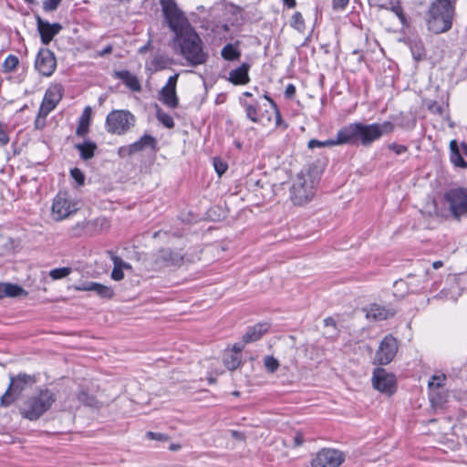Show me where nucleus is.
Listing matches in <instances>:
<instances>
[{"mask_svg": "<svg viewBox=\"0 0 467 467\" xmlns=\"http://www.w3.org/2000/svg\"><path fill=\"white\" fill-rule=\"evenodd\" d=\"M394 124L390 121L383 123H351L339 130V142L344 144H356L360 142L363 146H369L385 134L391 133Z\"/></svg>", "mask_w": 467, "mask_h": 467, "instance_id": "obj_1", "label": "nucleus"}, {"mask_svg": "<svg viewBox=\"0 0 467 467\" xmlns=\"http://www.w3.org/2000/svg\"><path fill=\"white\" fill-rule=\"evenodd\" d=\"M174 34V40L180 47V53L188 65L197 67L207 62L209 54L204 50L202 40L192 26Z\"/></svg>", "mask_w": 467, "mask_h": 467, "instance_id": "obj_2", "label": "nucleus"}, {"mask_svg": "<svg viewBox=\"0 0 467 467\" xmlns=\"http://www.w3.org/2000/svg\"><path fill=\"white\" fill-rule=\"evenodd\" d=\"M456 0H434L429 8L428 29L434 34L448 32L452 26Z\"/></svg>", "mask_w": 467, "mask_h": 467, "instance_id": "obj_3", "label": "nucleus"}, {"mask_svg": "<svg viewBox=\"0 0 467 467\" xmlns=\"http://www.w3.org/2000/svg\"><path fill=\"white\" fill-rule=\"evenodd\" d=\"M55 401L56 396L50 389H41L37 394L27 398L19 410L23 418L36 420L52 407Z\"/></svg>", "mask_w": 467, "mask_h": 467, "instance_id": "obj_4", "label": "nucleus"}, {"mask_svg": "<svg viewBox=\"0 0 467 467\" xmlns=\"http://www.w3.org/2000/svg\"><path fill=\"white\" fill-rule=\"evenodd\" d=\"M317 180L308 171H300L293 181L290 190V198L295 205H303L308 202L315 194Z\"/></svg>", "mask_w": 467, "mask_h": 467, "instance_id": "obj_5", "label": "nucleus"}, {"mask_svg": "<svg viewBox=\"0 0 467 467\" xmlns=\"http://www.w3.org/2000/svg\"><path fill=\"white\" fill-rule=\"evenodd\" d=\"M443 201L453 219L460 221L467 217V188L456 187L446 191Z\"/></svg>", "mask_w": 467, "mask_h": 467, "instance_id": "obj_6", "label": "nucleus"}, {"mask_svg": "<svg viewBox=\"0 0 467 467\" xmlns=\"http://www.w3.org/2000/svg\"><path fill=\"white\" fill-rule=\"evenodd\" d=\"M134 123L135 117L129 110L116 109L108 114L105 128L109 133L122 135L128 132Z\"/></svg>", "mask_w": 467, "mask_h": 467, "instance_id": "obj_7", "label": "nucleus"}, {"mask_svg": "<svg viewBox=\"0 0 467 467\" xmlns=\"http://www.w3.org/2000/svg\"><path fill=\"white\" fill-rule=\"evenodd\" d=\"M80 208V203L78 200L73 199L67 192H59L54 198L51 215L55 221H62Z\"/></svg>", "mask_w": 467, "mask_h": 467, "instance_id": "obj_8", "label": "nucleus"}, {"mask_svg": "<svg viewBox=\"0 0 467 467\" xmlns=\"http://www.w3.org/2000/svg\"><path fill=\"white\" fill-rule=\"evenodd\" d=\"M35 382V378L26 374H19L16 377H11L8 389L0 398V405L2 407H8L26 388L32 386Z\"/></svg>", "mask_w": 467, "mask_h": 467, "instance_id": "obj_9", "label": "nucleus"}, {"mask_svg": "<svg viewBox=\"0 0 467 467\" xmlns=\"http://www.w3.org/2000/svg\"><path fill=\"white\" fill-rule=\"evenodd\" d=\"M160 2L165 19L174 33L191 26L186 16L178 8L175 0H160Z\"/></svg>", "mask_w": 467, "mask_h": 467, "instance_id": "obj_10", "label": "nucleus"}, {"mask_svg": "<svg viewBox=\"0 0 467 467\" xmlns=\"http://www.w3.org/2000/svg\"><path fill=\"white\" fill-rule=\"evenodd\" d=\"M63 96V88L60 84H53L46 90L43 101L40 105L36 125L38 126L39 119L46 117L57 107Z\"/></svg>", "mask_w": 467, "mask_h": 467, "instance_id": "obj_11", "label": "nucleus"}, {"mask_svg": "<svg viewBox=\"0 0 467 467\" xmlns=\"http://www.w3.org/2000/svg\"><path fill=\"white\" fill-rule=\"evenodd\" d=\"M399 346L397 339L392 335L386 336L380 342L375 355V362L379 365H387L390 363L397 351Z\"/></svg>", "mask_w": 467, "mask_h": 467, "instance_id": "obj_12", "label": "nucleus"}, {"mask_svg": "<svg viewBox=\"0 0 467 467\" xmlns=\"http://www.w3.org/2000/svg\"><path fill=\"white\" fill-rule=\"evenodd\" d=\"M372 384L376 389L387 395H392L396 390L395 376L382 368L374 369Z\"/></svg>", "mask_w": 467, "mask_h": 467, "instance_id": "obj_13", "label": "nucleus"}, {"mask_svg": "<svg viewBox=\"0 0 467 467\" xmlns=\"http://www.w3.org/2000/svg\"><path fill=\"white\" fill-rule=\"evenodd\" d=\"M344 462V455L335 449H322L312 460V467H339Z\"/></svg>", "mask_w": 467, "mask_h": 467, "instance_id": "obj_14", "label": "nucleus"}, {"mask_svg": "<svg viewBox=\"0 0 467 467\" xmlns=\"http://www.w3.org/2000/svg\"><path fill=\"white\" fill-rule=\"evenodd\" d=\"M179 74H174L168 78V81L159 93V100L171 109H176L179 105V99L176 93V85Z\"/></svg>", "mask_w": 467, "mask_h": 467, "instance_id": "obj_15", "label": "nucleus"}, {"mask_svg": "<svg viewBox=\"0 0 467 467\" xmlns=\"http://www.w3.org/2000/svg\"><path fill=\"white\" fill-rule=\"evenodd\" d=\"M57 66L56 58L49 49H41L36 58L35 67L43 76L49 77Z\"/></svg>", "mask_w": 467, "mask_h": 467, "instance_id": "obj_16", "label": "nucleus"}, {"mask_svg": "<svg viewBox=\"0 0 467 467\" xmlns=\"http://www.w3.org/2000/svg\"><path fill=\"white\" fill-rule=\"evenodd\" d=\"M36 26L41 42L44 45H48L63 28L59 23L50 24L43 20L39 16H36Z\"/></svg>", "mask_w": 467, "mask_h": 467, "instance_id": "obj_17", "label": "nucleus"}, {"mask_svg": "<svg viewBox=\"0 0 467 467\" xmlns=\"http://www.w3.org/2000/svg\"><path fill=\"white\" fill-rule=\"evenodd\" d=\"M182 261L183 254L181 251L168 248L160 250L156 257V264L160 266L180 265Z\"/></svg>", "mask_w": 467, "mask_h": 467, "instance_id": "obj_18", "label": "nucleus"}, {"mask_svg": "<svg viewBox=\"0 0 467 467\" xmlns=\"http://www.w3.org/2000/svg\"><path fill=\"white\" fill-rule=\"evenodd\" d=\"M157 145V140L154 137L150 135H143L139 140L130 144L129 147L120 148L119 155L123 156L125 154L131 155L138 151L143 150L146 148H150L154 150Z\"/></svg>", "mask_w": 467, "mask_h": 467, "instance_id": "obj_19", "label": "nucleus"}, {"mask_svg": "<svg viewBox=\"0 0 467 467\" xmlns=\"http://www.w3.org/2000/svg\"><path fill=\"white\" fill-rule=\"evenodd\" d=\"M366 317L373 321L386 320L395 315V311L378 304H371L364 309Z\"/></svg>", "mask_w": 467, "mask_h": 467, "instance_id": "obj_20", "label": "nucleus"}, {"mask_svg": "<svg viewBox=\"0 0 467 467\" xmlns=\"http://www.w3.org/2000/svg\"><path fill=\"white\" fill-rule=\"evenodd\" d=\"M78 291H93L103 298H111L114 292L111 287L96 282H88L76 286Z\"/></svg>", "mask_w": 467, "mask_h": 467, "instance_id": "obj_21", "label": "nucleus"}, {"mask_svg": "<svg viewBox=\"0 0 467 467\" xmlns=\"http://www.w3.org/2000/svg\"><path fill=\"white\" fill-rule=\"evenodd\" d=\"M250 65L243 63L240 67L233 69L229 73V81L234 85H244L250 81L248 71Z\"/></svg>", "mask_w": 467, "mask_h": 467, "instance_id": "obj_22", "label": "nucleus"}, {"mask_svg": "<svg viewBox=\"0 0 467 467\" xmlns=\"http://www.w3.org/2000/svg\"><path fill=\"white\" fill-rule=\"evenodd\" d=\"M86 233L88 236H93L109 228V222L105 217L86 220Z\"/></svg>", "mask_w": 467, "mask_h": 467, "instance_id": "obj_23", "label": "nucleus"}, {"mask_svg": "<svg viewBox=\"0 0 467 467\" xmlns=\"http://www.w3.org/2000/svg\"><path fill=\"white\" fill-rule=\"evenodd\" d=\"M270 326L267 323H258L254 327H250L246 333L243 337V340L244 343H250L257 341L262 337L264 334H265Z\"/></svg>", "mask_w": 467, "mask_h": 467, "instance_id": "obj_24", "label": "nucleus"}, {"mask_svg": "<svg viewBox=\"0 0 467 467\" xmlns=\"http://www.w3.org/2000/svg\"><path fill=\"white\" fill-rule=\"evenodd\" d=\"M116 78L120 79L130 89L140 91L141 89L139 78L128 70L115 71Z\"/></svg>", "mask_w": 467, "mask_h": 467, "instance_id": "obj_25", "label": "nucleus"}, {"mask_svg": "<svg viewBox=\"0 0 467 467\" xmlns=\"http://www.w3.org/2000/svg\"><path fill=\"white\" fill-rule=\"evenodd\" d=\"M90 112V108L87 107L79 119L78 125L76 130V134L79 137L85 136L88 131Z\"/></svg>", "mask_w": 467, "mask_h": 467, "instance_id": "obj_26", "label": "nucleus"}, {"mask_svg": "<svg viewBox=\"0 0 467 467\" xmlns=\"http://www.w3.org/2000/svg\"><path fill=\"white\" fill-rule=\"evenodd\" d=\"M75 147L78 150L80 157L85 161L91 159L97 149V145L92 141H85L84 143L77 144Z\"/></svg>", "mask_w": 467, "mask_h": 467, "instance_id": "obj_27", "label": "nucleus"}, {"mask_svg": "<svg viewBox=\"0 0 467 467\" xmlns=\"http://www.w3.org/2000/svg\"><path fill=\"white\" fill-rule=\"evenodd\" d=\"M343 142H339V130L337 133L336 139H330L327 140H310L308 141V148L309 149H315V148H320V147H332L335 145H342Z\"/></svg>", "mask_w": 467, "mask_h": 467, "instance_id": "obj_28", "label": "nucleus"}, {"mask_svg": "<svg viewBox=\"0 0 467 467\" xmlns=\"http://www.w3.org/2000/svg\"><path fill=\"white\" fill-rule=\"evenodd\" d=\"M221 56L225 60L234 61L240 57L241 52L233 44H227L223 47Z\"/></svg>", "mask_w": 467, "mask_h": 467, "instance_id": "obj_29", "label": "nucleus"}, {"mask_svg": "<svg viewBox=\"0 0 467 467\" xmlns=\"http://www.w3.org/2000/svg\"><path fill=\"white\" fill-rule=\"evenodd\" d=\"M223 364L230 370H234L242 364L241 355L228 353L223 357Z\"/></svg>", "mask_w": 467, "mask_h": 467, "instance_id": "obj_30", "label": "nucleus"}, {"mask_svg": "<svg viewBox=\"0 0 467 467\" xmlns=\"http://www.w3.org/2000/svg\"><path fill=\"white\" fill-rule=\"evenodd\" d=\"M26 294L22 286L10 283H4V297H16Z\"/></svg>", "mask_w": 467, "mask_h": 467, "instance_id": "obj_31", "label": "nucleus"}, {"mask_svg": "<svg viewBox=\"0 0 467 467\" xmlns=\"http://www.w3.org/2000/svg\"><path fill=\"white\" fill-rule=\"evenodd\" d=\"M156 117L157 119L166 128L172 129L174 127V120L171 115L164 112L161 108L158 106L156 107Z\"/></svg>", "mask_w": 467, "mask_h": 467, "instance_id": "obj_32", "label": "nucleus"}, {"mask_svg": "<svg viewBox=\"0 0 467 467\" xmlns=\"http://www.w3.org/2000/svg\"><path fill=\"white\" fill-rule=\"evenodd\" d=\"M111 260L113 262L114 267L111 272V278L115 281H119L123 279L124 274L123 269L120 268V257L111 254Z\"/></svg>", "mask_w": 467, "mask_h": 467, "instance_id": "obj_33", "label": "nucleus"}, {"mask_svg": "<svg viewBox=\"0 0 467 467\" xmlns=\"http://www.w3.org/2000/svg\"><path fill=\"white\" fill-rule=\"evenodd\" d=\"M290 26L299 33H304L306 25L302 14L296 12L291 17Z\"/></svg>", "mask_w": 467, "mask_h": 467, "instance_id": "obj_34", "label": "nucleus"}, {"mask_svg": "<svg viewBox=\"0 0 467 467\" xmlns=\"http://www.w3.org/2000/svg\"><path fill=\"white\" fill-rule=\"evenodd\" d=\"M241 103L245 109L247 119H249L254 123L260 122V119L257 117V107L246 101H242Z\"/></svg>", "mask_w": 467, "mask_h": 467, "instance_id": "obj_35", "label": "nucleus"}, {"mask_svg": "<svg viewBox=\"0 0 467 467\" xmlns=\"http://www.w3.org/2000/svg\"><path fill=\"white\" fill-rule=\"evenodd\" d=\"M69 234L73 237L88 236L85 221L77 223L75 225L71 226Z\"/></svg>", "mask_w": 467, "mask_h": 467, "instance_id": "obj_36", "label": "nucleus"}, {"mask_svg": "<svg viewBox=\"0 0 467 467\" xmlns=\"http://www.w3.org/2000/svg\"><path fill=\"white\" fill-rule=\"evenodd\" d=\"M19 60L16 56L9 55L5 57L3 63V68L5 72H11L16 68L18 66Z\"/></svg>", "mask_w": 467, "mask_h": 467, "instance_id": "obj_37", "label": "nucleus"}, {"mask_svg": "<svg viewBox=\"0 0 467 467\" xmlns=\"http://www.w3.org/2000/svg\"><path fill=\"white\" fill-rule=\"evenodd\" d=\"M72 272L70 267L55 268L49 272V276L53 280L62 279L67 276Z\"/></svg>", "mask_w": 467, "mask_h": 467, "instance_id": "obj_38", "label": "nucleus"}, {"mask_svg": "<svg viewBox=\"0 0 467 467\" xmlns=\"http://www.w3.org/2000/svg\"><path fill=\"white\" fill-rule=\"evenodd\" d=\"M78 400L84 405L94 406L96 400L92 395H89L86 390H79L78 393Z\"/></svg>", "mask_w": 467, "mask_h": 467, "instance_id": "obj_39", "label": "nucleus"}, {"mask_svg": "<svg viewBox=\"0 0 467 467\" xmlns=\"http://www.w3.org/2000/svg\"><path fill=\"white\" fill-rule=\"evenodd\" d=\"M446 376L444 374L433 375L428 385L430 389H439L444 385Z\"/></svg>", "mask_w": 467, "mask_h": 467, "instance_id": "obj_40", "label": "nucleus"}, {"mask_svg": "<svg viewBox=\"0 0 467 467\" xmlns=\"http://www.w3.org/2000/svg\"><path fill=\"white\" fill-rule=\"evenodd\" d=\"M264 364L265 368L271 373L275 372L279 368L278 360L272 356L265 357Z\"/></svg>", "mask_w": 467, "mask_h": 467, "instance_id": "obj_41", "label": "nucleus"}, {"mask_svg": "<svg viewBox=\"0 0 467 467\" xmlns=\"http://www.w3.org/2000/svg\"><path fill=\"white\" fill-rule=\"evenodd\" d=\"M213 167H214V170H215L216 173L219 176H222L227 171V169H228L227 163L223 161L219 158H214L213 159Z\"/></svg>", "mask_w": 467, "mask_h": 467, "instance_id": "obj_42", "label": "nucleus"}, {"mask_svg": "<svg viewBox=\"0 0 467 467\" xmlns=\"http://www.w3.org/2000/svg\"><path fill=\"white\" fill-rule=\"evenodd\" d=\"M451 161L455 166L462 168L467 167V162L463 160L460 151H453V154H451Z\"/></svg>", "mask_w": 467, "mask_h": 467, "instance_id": "obj_43", "label": "nucleus"}, {"mask_svg": "<svg viewBox=\"0 0 467 467\" xmlns=\"http://www.w3.org/2000/svg\"><path fill=\"white\" fill-rule=\"evenodd\" d=\"M70 174L71 177L76 181L78 186H82L84 184L85 175L78 168L72 169Z\"/></svg>", "mask_w": 467, "mask_h": 467, "instance_id": "obj_44", "label": "nucleus"}, {"mask_svg": "<svg viewBox=\"0 0 467 467\" xmlns=\"http://www.w3.org/2000/svg\"><path fill=\"white\" fill-rule=\"evenodd\" d=\"M428 109L434 114L442 115L444 109L441 105L434 100H431L427 105Z\"/></svg>", "mask_w": 467, "mask_h": 467, "instance_id": "obj_45", "label": "nucleus"}, {"mask_svg": "<svg viewBox=\"0 0 467 467\" xmlns=\"http://www.w3.org/2000/svg\"><path fill=\"white\" fill-rule=\"evenodd\" d=\"M62 0H45L43 2V8L47 12L55 11Z\"/></svg>", "mask_w": 467, "mask_h": 467, "instance_id": "obj_46", "label": "nucleus"}, {"mask_svg": "<svg viewBox=\"0 0 467 467\" xmlns=\"http://www.w3.org/2000/svg\"><path fill=\"white\" fill-rule=\"evenodd\" d=\"M146 437L150 440H155L160 441H167L169 440V436L164 433L148 431L146 433Z\"/></svg>", "mask_w": 467, "mask_h": 467, "instance_id": "obj_47", "label": "nucleus"}, {"mask_svg": "<svg viewBox=\"0 0 467 467\" xmlns=\"http://www.w3.org/2000/svg\"><path fill=\"white\" fill-rule=\"evenodd\" d=\"M388 149L393 150L397 155H401L408 151L407 146L397 143H389Z\"/></svg>", "mask_w": 467, "mask_h": 467, "instance_id": "obj_48", "label": "nucleus"}, {"mask_svg": "<svg viewBox=\"0 0 467 467\" xmlns=\"http://www.w3.org/2000/svg\"><path fill=\"white\" fill-rule=\"evenodd\" d=\"M348 2L349 0H332V5L335 10H343Z\"/></svg>", "mask_w": 467, "mask_h": 467, "instance_id": "obj_49", "label": "nucleus"}, {"mask_svg": "<svg viewBox=\"0 0 467 467\" xmlns=\"http://www.w3.org/2000/svg\"><path fill=\"white\" fill-rule=\"evenodd\" d=\"M9 141V137L6 131L0 125V147L5 146Z\"/></svg>", "mask_w": 467, "mask_h": 467, "instance_id": "obj_50", "label": "nucleus"}, {"mask_svg": "<svg viewBox=\"0 0 467 467\" xmlns=\"http://www.w3.org/2000/svg\"><path fill=\"white\" fill-rule=\"evenodd\" d=\"M296 94V87L294 84H288L285 90V96L287 99H292Z\"/></svg>", "mask_w": 467, "mask_h": 467, "instance_id": "obj_51", "label": "nucleus"}, {"mask_svg": "<svg viewBox=\"0 0 467 467\" xmlns=\"http://www.w3.org/2000/svg\"><path fill=\"white\" fill-rule=\"evenodd\" d=\"M244 348V345L242 344H239V343H236L233 346V349H232V354H237V355H241V352Z\"/></svg>", "mask_w": 467, "mask_h": 467, "instance_id": "obj_52", "label": "nucleus"}, {"mask_svg": "<svg viewBox=\"0 0 467 467\" xmlns=\"http://www.w3.org/2000/svg\"><path fill=\"white\" fill-rule=\"evenodd\" d=\"M295 445L300 446L304 442V437L301 433H296L294 438Z\"/></svg>", "mask_w": 467, "mask_h": 467, "instance_id": "obj_53", "label": "nucleus"}, {"mask_svg": "<svg viewBox=\"0 0 467 467\" xmlns=\"http://www.w3.org/2000/svg\"><path fill=\"white\" fill-rule=\"evenodd\" d=\"M232 436L237 440L244 441V434L243 432H240L238 431H232Z\"/></svg>", "mask_w": 467, "mask_h": 467, "instance_id": "obj_54", "label": "nucleus"}, {"mask_svg": "<svg viewBox=\"0 0 467 467\" xmlns=\"http://www.w3.org/2000/svg\"><path fill=\"white\" fill-rule=\"evenodd\" d=\"M324 324L326 327H336V321L332 317H327L324 320Z\"/></svg>", "mask_w": 467, "mask_h": 467, "instance_id": "obj_55", "label": "nucleus"}, {"mask_svg": "<svg viewBox=\"0 0 467 467\" xmlns=\"http://www.w3.org/2000/svg\"><path fill=\"white\" fill-rule=\"evenodd\" d=\"M264 97H265V99H266L274 106L275 112V115H276V119H277V120H279L280 115H279V112H278V110L276 109V106H275L274 100L270 97H268L267 95H265Z\"/></svg>", "mask_w": 467, "mask_h": 467, "instance_id": "obj_56", "label": "nucleus"}, {"mask_svg": "<svg viewBox=\"0 0 467 467\" xmlns=\"http://www.w3.org/2000/svg\"><path fill=\"white\" fill-rule=\"evenodd\" d=\"M283 2L289 8H294L296 5V0H283Z\"/></svg>", "mask_w": 467, "mask_h": 467, "instance_id": "obj_57", "label": "nucleus"}, {"mask_svg": "<svg viewBox=\"0 0 467 467\" xmlns=\"http://www.w3.org/2000/svg\"><path fill=\"white\" fill-rule=\"evenodd\" d=\"M451 154H453V151H459L457 142L455 140H451L450 143Z\"/></svg>", "mask_w": 467, "mask_h": 467, "instance_id": "obj_58", "label": "nucleus"}, {"mask_svg": "<svg viewBox=\"0 0 467 467\" xmlns=\"http://www.w3.org/2000/svg\"><path fill=\"white\" fill-rule=\"evenodd\" d=\"M111 51H112V47L107 46L102 51L99 52V56L103 57L107 54L111 53Z\"/></svg>", "mask_w": 467, "mask_h": 467, "instance_id": "obj_59", "label": "nucleus"}, {"mask_svg": "<svg viewBox=\"0 0 467 467\" xmlns=\"http://www.w3.org/2000/svg\"><path fill=\"white\" fill-rule=\"evenodd\" d=\"M441 266H443V262L442 261H435V262L432 263V267L434 269H439Z\"/></svg>", "mask_w": 467, "mask_h": 467, "instance_id": "obj_60", "label": "nucleus"}, {"mask_svg": "<svg viewBox=\"0 0 467 467\" xmlns=\"http://www.w3.org/2000/svg\"><path fill=\"white\" fill-rule=\"evenodd\" d=\"M119 265H120V268H122V269H130L131 268L130 265L126 263V262H124L121 258H120V264Z\"/></svg>", "mask_w": 467, "mask_h": 467, "instance_id": "obj_61", "label": "nucleus"}, {"mask_svg": "<svg viewBox=\"0 0 467 467\" xmlns=\"http://www.w3.org/2000/svg\"><path fill=\"white\" fill-rule=\"evenodd\" d=\"M181 448V446L179 444H171L170 445V450L171 451H177Z\"/></svg>", "mask_w": 467, "mask_h": 467, "instance_id": "obj_62", "label": "nucleus"}, {"mask_svg": "<svg viewBox=\"0 0 467 467\" xmlns=\"http://www.w3.org/2000/svg\"><path fill=\"white\" fill-rule=\"evenodd\" d=\"M4 297V283H0V298Z\"/></svg>", "mask_w": 467, "mask_h": 467, "instance_id": "obj_63", "label": "nucleus"}, {"mask_svg": "<svg viewBox=\"0 0 467 467\" xmlns=\"http://www.w3.org/2000/svg\"><path fill=\"white\" fill-rule=\"evenodd\" d=\"M436 214L437 215H440V216H446L445 214V212L444 211H439L438 209L436 210Z\"/></svg>", "mask_w": 467, "mask_h": 467, "instance_id": "obj_64", "label": "nucleus"}]
</instances>
